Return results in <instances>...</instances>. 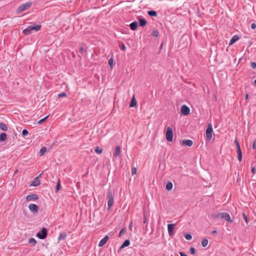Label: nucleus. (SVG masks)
<instances>
[{
    "instance_id": "1",
    "label": "nucleus",
    "mask_w": 256,
    "mask_h": 256,
    "mask_svg": "<svg viewBox=\"0 0 256 256\" xmlns=\"http://www.w3.org/2000/svg\"><path fill=\"white\" fill-rule=\"evenodd\" d=\"M42 26L40 24H33L29 26L27 28L22 31V33L24 35H29L31 34L33 31L38 32L40 30Z\"/></svg>"
},
{
    "instance_id": "2",
    "label": "nucleus",
    "mask_w": 256,
    "mask_h": 256,
    "mask_svg": "<svg viewBox=\"0 0 256 256\" xmlns=\"http://www.w3.org/2000/svg\"><path fill=\"white\" fill-rule=\"evenodd\" d=\"M106 199L108 200V209L109 210L111 208L114 202V194L110 190H108V192Z\"/></svg>"
},
{
    "instance_id": "3",
    "label": "nucleus",
    "mask_w": 256,
    "mask_h": 256,
    "mask_svg": "<svg viewBox=\"0 0 256 256\" xmlns=\"http://www.w3.org/2000/svg\"><path fill=\"white\" fill-rule=\"evenodd\" d=\"M213 133L212 126L211 124H208L206 130V142H210L212 138Z\"/></svg>"
},
{
    "instance_id": "4",
    "label": "nucleus",
    "mask_w": 256,
    "mask_h": 256,
    "mask_svg": "<svg viewBox=\"0 0 256 256\" xmlns=\"http://www.w3.org/2000/svg\"><path fill=\"white\" fill-rule=\"evenodd\" d=\"M36 236L41 240L46 238L48 236V230L46 228H42V229L36 234Z\"/></svg>"
},
{
    "instance_id": "5",
    "label": "nucleus",
    "mask_w": 256,
    "mask_h": 256,
    "mask_svg": "<svg viewBox=\"0 0 256 256\" xmlns=\"http://www.w3.org/2000/svg\"><path fill=\"white\" fill-rule=\"evenodd\" d=\"M173 131L170 127H168L166 129V140L169 142H172L173 140Z\"/></svg>"
},
{
    "instance_id": "6",
    "label": "nucleus",
    "mask_w": 256,
    "mask_h": 256,
    "mask_svg": "<svg viewBox=\"0 0 256 256\" xmlns=\"http://www.w3.org/2000/svg\"><path fill=\"white\" fill-rule=\"evenodd\" d=\"M32 5V4L31 2H28L26 4H22L18 7V11L19 12H21L30 8Z\"/></svg>"
},
{
    "instance_id": "7",
    "label": "nucleus",
    "mask_w": 256,
    "mask_h": 256,
    "mask_svg": "<svg viewBox=\"0 0 256 256\" xmlns=\"http://www.w3.org/2000/svg\"><path fill=\"white\" fill-rule=\"evenodd\" d=\"M220 218L224 219L230 223H232L233 222V220L231 218L230 215L227 212H222Z\"/></svg>"
},
{
    "instance_id": "8",
    "label": "nucleus",
    "mask_w": 256,
    "mask_h": 256,
    "mask_svg": "<svg viewBox=\"0 0 256 256\" xmlns=\"http://www.w3.org/2000/svg\"><path fill=\"white\" fill-rule=\"evenodd\" d=\"M181 113L184 116H187L190 113V108L185 104H184L181 107Z\"/></svg>"
},
{
    "instance_id": "9",
    "label": "nucleus",
    "mask_w": 256,
    "mask_h": 256,
    "mask_svg": "<svg viewBox=\"0 0 256 256\" xmlns=\"http://www.w3.org/2000/svg\"><path fill=\"white\" fill-rule=\"evenodd\" d=\"M38 195L36 194H31L28 195L26 196V200L28 202L36 200H38Z\"/></svg>"
},
{
    "instance_id": "10",
    "label": "nucleus",
    "mask_w": 256,
    "mask_h": 256,
    "mask_svg": "<svg viewBox=\"0 0 256 256\" xmlns=\"http://www.w3.org/2000/svg\"><path fill=\"white\" fill-rule=\"evenodd\" d=\"M174 224H168V234L170 236H172L174 235Z\"/></svg>"
},
{
    "instance_id": "11",
    "label": "nucleus",
    "mask_w": 256,
    "mask_h": 256,
    "mask_svg": "<svg viewBox=\"0 0 256 256\" xmlns=\"http://www.w3.org/2000/svg\"><path fill=\"white\" fill-rule=\"evenodd\" d=\"M28 208L33 213H35L38 210V207L36 204H30L28 206Z\"/></svg>"
},
{
    "instance_id": "12",
    "label": "nucleus",
    "mask_w": 256,
    "mask_h": 256,
    "mask_svg": "<svg viewBox=\"0 0 256 256\" xmlns=\"http://www.w3.org/2000/svg\"><path fill=\"white\" fill-rule=\"evenodd\" d=\"M182 145L188 146H192L193 144V142L190 140H185L182 142Z\"/></svg>"
},
{
    "instance_id": "13",
    "label": "nucleus",
    "mask_w": 256,
    "mask_h": 256,
    "mask_svg": "<svg viewBox=\"0 0 256 256\" xmlns=\"http://www.w3.org/2000/svg\"><path fill=\"white\" fill-rule=\"evenodd\" d=\"M108 236H105L102 240H100L98 244V246L101 247L104 246L108 242Z\"/></svg>"
},
{
    "instance_id": "14",
    "label": "nucleus",
    "mask_w": 256,
    "mask_h": 256,
    "mask_svg": "<svg viewBox=\"0 0 256 256\" xmlns=\"http://www.w3.org/2000/svg\"><path fill=\"white\" fill-rule=\"evenodd\" d=\"M138 22H139V26H145L147 24L146 20L143 18H141L140 16L138 18Z\"/></svg>"
},
{
    "instance_id": "15",
    "label": "nucleus",
    "mask_w": 256,
    "mask_h": 256,
    "mask_svg": "<svg viewBox=\"0 0 256 256\" xmlns=\"http://www.w3.org/2000/svg\"><path fill=\"white\" fill-rule=\"evenodd\" d=\"M240 39V37L238 35H234V36L232 38H231L230 42L229 45H232L235 42H236L237 40H238Z\"/></svg>"
},
{
    "instance_id": "16",
    "label": "nucleus",
    "mask_w": 256,
    "mask_h": 256,
    "mask_svg": "<svg viewBox=\"0 0 256 256\" xmlns=\"http://www.w3.org/2000/svg\"><path fill=\"white\" fill-rule=\"evenodd\" d=\"M66 236L67 234L66 232H60L58 236V242H59L61 240H65Z\"/></svg>"
},
{
    "instance_id": "17",
    "label": "nucleus",
    "mask_w": 256,
    "mask_h": 256,
    "mask_svg": "<svg viewBox=\"0 0 256 256\" xmlns=\"http://www.w3.org/2000/svg\"><path fill=\"white\" fill-rule=\"evenodd\" d=\"M40 184V181L38 179V176L35 178L32 182L31 184V186H39Z\"/></svg>"
},
{
    "instance_id": "18",
    "label": "nucleus",
    "mask_w": 256,
    "mask_h": 256,
    "mask_svg": "<svg viewBox=\"0 0 256 256\" xmlns=\"http://www.w3.org/2000/svg\"><path fill=\"white\" fill-rule=\"evenodd\" d=\"M120 147L119 146H116V148H115V151L114 154V157L116 158L120 155Z\"/></svg>"
},
{
    "instance_id": "19",
    "label": "nucleus",
    "mask_w": 256,
    "mask_h": 256,
    "mask_svg": "<svg viewBox=\"0 0 256 256\" xmlns=\"http://www.w3.org/2000/svg\"><path fill=\"white\" fill-rule=\"evenodd\" d=\"M130 28L132 30H136L138 28V22L135 21L132 22L130 25Z\"/></svg>"
},
{
    "instance_id": "20",
    "label": "nucleus",
    "mask_w": 256,
    "mask_h": 256,
    "mask_svg": "<svg viewBox=\"0 0 256 256\" xmlns=\"http://www.w3.org/2000/svg\"><path fill=\"white\" fill-rule=\"evenodd\" d=\"M130 244V241L127 239L124 241L122 245L120 247V249H122L125 247L128 246Z\"/></svg>"
},
{
    "instance_id": "21",
    "label": "nucleus",
    "mask_w": 256,
    "mask_h": 256,
    "mask_svg": "<svg viewBox=\"0 0 256 256\" xmlns=\"http://www.w3.org/2000/svg\"><path fill=\"white\" fill-rule=\"evenodd\" d=\"M137 104V102L134 96H133L131 100V102L130 104V107L132 108L135 106Z\"/></svg>"
},
{
    "instance_id": "22",
    "label": "nucleus",
    "mask_w": 256,
    "mask_h": 256,
    "mask_svg": "<svg viewBox=\"0 0 256 256\" xmlns=\"http://www.w3.org/2000/svg\"><path fill=\"white\" fill-rule=\"evenodd\" d=\"M173 187V184L171 182H168L166 184V189L168 190H172Z\"/></svg>"
},
{
    "instance_id": "23",
    "label": "nucleus",
    "mask_w": 256,
    "mask_h": 256,
    "mask_svg": "<svg viewBox=\"0 0 256 256\" xmlns=\"http://www.w3.org/2000/svg\"><path fill=\"white\" fill-rule=\"evenodd\" d=\"M236 152H237V154H238V160L240 162H241L242 160V152L241 149L236 150Z\"/></svg>"
},
{
    "instance_id": "24",
    "label": "nucleus",
    "mask_w": 256,
    "mask_h": 256,
    "mask_svg": "<svg viewBox=\"0 0 256 256\" xmlns=\"http://www.w3.org/2000/svg\"><path fill=\"white\" fill-rule=\"evenodd\" d=\"M222 212L214 213L212 214V217L213 218L216 219L221 218Z\"/></svg>"
},
{
    "instance_id": "25",
    "label": "nucleus",
    "mask_w": 256,
    "mask_h": 256,
    "mask_svg": "<svg viewBox=\"0 0 256 256\" xmlns=\"http://www.w3.org/2000/svg\"><path fill=\"white\" fill-rule=\"evenodd\" d=\"M148 16H154V17H156L157 16V12H156L155 10H148Z\"/></svg>"
},
{
    "instance_id": "26",
    "label": "nucleus",
    "mask_w": 256,
    "mask_h": 256,
    "mask_svg": "<svg viewBox=\"0 0 256 256\" xmlns=\"http://www.w3.org/2000/svg\"><path fill=\"white\" fill-rule=\"evenodd\" d=\"M6 134L2 132L0 134V142L4 141L6 138Z\"/></svg>"
},
{
    "instance_id": "27",
    "label": "nucleus",
    "mask_w": 256,
    "mask_h": 256,
    "mask_svg": "<svg viewBox=\"0 0 256 256\" xmlns=\"http://www.w3.org/2000/svg\"><path fill=\"white\" fill-rule=\"evenodd\" d=\"M159 34H160L159 32H158V30L156 29L153 30L151 34L152 36H155V37H158Z\"/></svg>"
},
{
    "instance_id": "28",
    "label": "nucleus",
    "mask_w": 256,
    "mask_h": 256,
    "mask_svg": "<svg viewBox=\"0 0 256 256\" xmlns=\"http://www.w3.org/2000/svg\"><path fill=\"white\" fill-rule=\"evenodd\" d=\"M0 128L2 130H6L8 127L4 123L0 122Z\"/></svg>"
},
{
    "instance_id": "29",
    "label": "nucleus",
    "mask_w": 256,
    "mask_h": 256,
    "mask_svg": "<svg viewBox=\"0 0 256 256\" xmlns=\"http://www.w3.org/2000/svg\"><path fill=\"white\" fill-rule=\"evenodd\" d=\"M28 243L34 246L36 243V241L34 238H30L28 240Z\"/></svg>"
},
{
    "instance_id": "30",
    "label": "nucleus",
    "mask_w": 256,
    "mask_h": 256,
    "mask_svg": "<svg viewBox=\"0 0 256 256\" xmlns=\"http://www.w3.org/2000/svg\"><path fill=\"white\" fill-rule=\"evenodd\" d=\"M208 240L206 238H204L202 242V245L203 247H206L208 244Z\"/></svg>"
},
{
    "instance_id": "31",
    "label": "nucleus",
    "mask_w": 256,
    "mask_h": 256,
    "mask_svg": "<svg viewBox=\"0 0 256 256\" xmlns=\"http://www.w3.org/2000/svg\"><path fill=\"white\" fill-rule=\"evenodd\" d=\"M46 147H42L40 149V152H39L40 156H41L44 155V153L46 152Z\"/></svg>"
},
{
    "instance_id": "32",
    "label": "nucleus",
    "mask_w": 256,
    "mask_h": 256,
    "mask_svg": "<svg viewBox=\"0 0 256 256\" xmlns=\"http://www.w3.org/2000/svg\"><path fill=\"white\" fill-rule=\"evenodd\" d=\"M95 152L97 154H100L102 153V149L99 146H97L95 149Z\"/></svg>"
},
{
    "instance_id": "33",
    "label": "nucleus",
    "mask_w": 256,
    "mask_h": 256,
    "mask_svg": "<svg viewBox=\"0 0 256 256\" xmlns=\"http://www.w3.org/2000/svg\"><path fill=\"white\" fill-rule=\"evenodd\" d=\"M60 179L58 180L56 187V191L57 192L60 190Z\"/></svg>"
},
{
    "instance_id": "34",
    "label": "nucleus",
    "mask_w": 256,
    "mask_h": 256,
    "mask_svg": "<svg viewBox=\"0 0 256 256\" xmlns=\"http://www.w3.org/2000/svg\"><path fill=\"white\" fill-rule=\"evenodd\" d=\"M184 238L187 240H191L192 239V236L190 234H184Z\"/></svg>"
},
{
    "instance_id": "35",
    "label": "nucleus",
    "mask_w": 256,
    "mask_h": 256,
    "mask_svg": "<svg viewBox=\"0 0 256 256\" xmlns=\"http://www.w3.org/2000/svg\"><path fill=\"white\" fill-rule=\"evenodd\" d=\"M114 60L112 58H110L108 60V64L111 68H112L114 66Z\"/></svg>"
},
{
    "instance_id": "36",
    "label": "nucleus",
    "mask_w": 256,
    "mask_h": 256,
    "mask_svg": "<svg viewBox=\"0 0 256 256\" xmlns=\"http://www.w3.org/2000/svg\"><path fill=\"white\" fill-rule=\"evenodd\" d=\"M49 115H48L47 116H46V117H44V118L40 120L38 122V124H42L44 122H45L46 120L48 118Z\"/></svg>"
},
{
    "instance_id": "37",
    "label": "nucleus",
    "mask_w": 256,
    "mask_h": 256,
    "mask_svg": "<svg viewBox=\"0 0 256 256\" xmlns=\"http://www.w3.org/2000/svg\"><path fill=\"white\" fill-rule=\"evenodd\" d=\"M28 132L26 129H24L22 131V135L23 136H26L28 135Z\"/></svg>"
},
{
    "instance_id": "38",
    "label": "nucleus",
    "mask_w": 256,
    "mask_h": 256,
    "mask_svg": "<svg viewBox=\"0 0 256 256\" xmlns=\"http://www.w3.org/2000/svg\"><path fill=\"white\" fill-rule=\"evenodd\" d=\"M243 218L246 224L248 223V218L245 212H242Z\"/></svg>"
},
{
    "instance_id": "39",
    "label": "nucleus",
    "mask_w": 256,
    "mask_h": 256,
    "mask_svg": "<svg viewBox=\"0 0 256 256\" xmlns=\"http://www.w3.org/2000/svg\"><path fill=\"white\" fill-rule=\"evenodd\" d=\"M234 143L236 144V150H240V144L236 139L235 140Z\"/></svg>"
},
{
    "instance_id": "40",
    "label": "nucleus",
    "mask_w": 256,
    "mask_h": 256,
    "mask_svg": "<svg viewBox=\"0 0 256 256\" xmlns=\"http://www.w3.org/2000/svg\"><path fill=\"white\" fill-rule=\"evenodd\" d=\"M126 232V230L124 228H122L120 232V233H119V236H121L122 235H123Z\"/></svg>"
},
{
    "instance_id": "41",
    "label": "nucleus",
    "mask_w": 256,
    "mask_h": 256,
    "mask_svg": "<svg viewBox=\"0 0 256 256\" xmlns=\"http://www.w3.org/2000/svg\"><path fill=\"white\" fill-rule=\"evenodd\" d=\"M66 96V94L64 92H63L62 93H60V94H58V98H62V97H65Z\"/></svg>"
},
{
    "instance_id": "42",
    "label": "nucleus",
    "mask_w": 256,
    "mask_h": 256,
    "mask_svg": "<svg viewBox=\"0 0 256 256\" xmlns=\"http://www.w3.org/2000/svg\"><path fill=\"white\" fill-rule=\"evenodd\" d=\"M136 171H137V170H136V168L134 167L132 169V176L134 175L135 174H136Z\"/></svg>"
},
{
    "instance_id": "43",
    "label": "nucleus",
    "mask_w": 256,
    "mask_h": 256,
    "mask_svg": "<svg viewBox=\"0 0 256 256\" xmlns=\"http://www.w3.org/2000/svg\"><path fill=\"white\" fill-rule=\"evenodd\" d=\"M190 252L192 254H196V249L194 247H192L190 248Z\"/></svg>"
},
{
    "instance_id": "44",
    "label": "nucleus",
    "mask_w": 256,
    "mask_h": 256,
    "mask_svg": "<svg viewBox=\"0 0 256 256\" xmlns=\"http://www.w3.org/2000/svg\"><path fill=\"white\" fill-rule=\"evenodd\" d=\"M120 48L123 51H125L126 50V47L124 44H122L121 46H120Z\"/></svg>"
},
{
    "instance_id": "45",
    "label": "nucleus",
    "mask_w": 256,
    "mask_h": 256,
    "mask_svg": "<svg viewBox=\"0 0 256 256\" xmlns=\"http://www.w3.org/2000/svg\"><path fill=\"white\" fill-rule=\"evenodd\" d=\"M133 226V222L131 221L129 224L128 228L130 231H132V228Z\"/></svg>"
},
{
    "instance_id": "46",
    "label": "nucleus",
    "mask_w": 256,
    "mask_h": 256,
    "mask_svg": "<svg viewBox=\"0 0 256 256\" xmlns=\"http://www.w3.org/2000/svg\"><path fill=\"white\" fill-rule=\"evenodd\" d=\"M250 66L252 68H256V62H252L250 63Z\"/></svg>"
},
{
    "instance_id": "47",
    "label": "nucleus",
    "mask_w": 256,
    "mask_h": 256,
    "mask_svg": "<svg viewBox=\"0 0 256 256\" xmlns=\"http://www.w3.org/2000/svg\"><path fill=\"white\" fill-rule=\"evenodd\" d=\"M251 28L252 30H254L256 28V24L255 22H254L251 24Z\"/></svg>"
},
{
    "instance_id": "48",
    "label": "nucleus",
    "mask_w": 256,
    "mask_h": 256,
    "mask_svg": "<svg viewBox=\"0 0 256 256\" xmlns=\"http://www.w3.org/2000/svg\"><path fill=\"white\" fill-rule=\"evenodd\" d=\"M256 148V140H254L252 144V148L255 149Z\"/></svg>"
},
{
    "instance_id": "49",
    "label": "nucleus",
    "mask_w": 256,
    "mask_h": 256,
    "mask_svg": "<svg viewBox=\"0 0 256 256\" xmlns=\"http://www.w3.org/2000/svg\"><path fill=\"white\" fill-rule=\"evenodd\" d=\"M217 231L216 230H214L211 232V234L214 236L216 234H217Z\"/></svg>"
},
{
    "instance_id": "50",
    "label": "nucleus",
    "mask_w": 256,
    "mask_h": 256,
    "mask_svg": "<svg viewBox=\"0 0 256 256\" xmlns=\"http://www.w3.org/2000/svg\"><path fill=\"white\" fill-rule=\"evenodd\" d=\"M80 52L82 54V53H83V52H84V48L81 47V48H80Z\"/></svg>"
},
{
    "instance_id": "51",
    "label": "nucleus",
    "mask_w": 256,
    "mask_h": 256,
    "mask_svg": "<svg viewBox=\"0 0 256 256\" xmlns=\"http://www.w3.org/2000/svg\"><path fill=\"white\" fill-rule=\"evenodd\" d=\"M251 172H252L254 174L255 173V168L254 167H252V170H251Z\"/></svg>"
},
{
    "instance_id": "52",
    "label": "nucleus",
    "mask_w": 256,
    "mask_h": 256,
    "mask_svg": "<svg viewBox=\"0 0 256 256\" xmlns=\"http://www.w3.org/2000/svg\"><path fill=\"white\" fill-rule=\"evenodd\" d=\"M146 220H146V216L144 215V220H143V222H144V224L146 223Z\"/></svg>"
},
{
    "instance_id": "53",
    "label": "nucleus",
    "mask_w": 256,
    "mask_h": 256,
    "mask_svg": "<svg viewBox=\"0 0 256 256\" xmlns=\"http://www.w3.org/2000/svg\"><path fill=\"white\" fill-rule=\"evenodd\" d=\"M248 94H246V99L247 100L248 99Z\"/></svg>"
},
{
    "instance_id": "54",
    "label": "nucleus",
    "mask_w": 256,
    "mask_h": 256,
    "mask_svg": "<svg viewBox=\"0 0 256 256\" xmlns=\"http://www.w3.org/2000/svg\"><path fill=\"white\" fill-rule=\"evenodd\" d=\"M254 83L256 85V79L254 80Z\"/></svg>"
}]
</instances>
